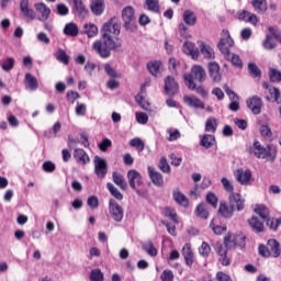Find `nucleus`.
Masks as SVG:
<instances>
[{
  "label": "nucleus",
  "mask_w": 281,
  "mask_h": 281,
  "mask_svg": "<svg viewBox=\"0 0 281 281\" xmlns=\"http://www.w3.org/2000/svg\"><path fill=\"white\" fill-rule=\"evenodd\" d=\"M122 44L112 38L102 37L101 40H97L92 44V49L99 54L101 58H109L111 56V52L115 49H120Z\"/></svg>",
  "instance_id": "1"
},
{
  "label": "nucleus",
  "mask_w": 281,
  "mask_h": 281,
  "mask_svg": "<svg viewBox=\"0 0 281 281\" xmlns=\"http://www.w3.org/2000/svg\"><path fill=\"white\" fill-rule=\"evenodd\" d=\"M252 155L257 157V159H265V161L273 162L276 161V157L278 151L273 145H267L263 147L260 145V142H255L251 148Z\"/></svg>",
  "instance_id": "2"
},
{
  "label": "nucleus",
  "mask_w": 281,
  "mask_h": 281,
  "mask_svg": "<svg viewBox=\"0 0 281 281\" xmlns=\"http://www.w3.org/2000/svg\"><path fill=\"white\" fill-rule=\"evenodd\" d=\"M123 27L131 34L137 32V16H135V9L132 5H127L121 13Z\"/></svg>",
  "instance_id": "3"
},
{
  "label": "nucleus",
  "mask_w": 281,
  "mask_h": 281,
  "mask_svg": "<svg viewBox=\"0 0 281 281\" xmlns=\"http://www.w3.org/2000/svg\"><path fill=\"white\" fill-rule=\"evenodd\" d=\"M206 78L207 72H205V68H203L201 65H194L191 68V72L184 75V80L188 82L189 89H196V83L194 80L198 82H205Z\"/></svg>",
  "instance_id": "4"
},
{
  "label": "nucleus",
  "mask_w": 281,
  "mask_h": 281,
  "mask_svg": "<svg viewBox=\"0 0 281 281\" xmlns=\"http://www.w3.org/2000/svg\"><path fill=\"white\" fill-rule=\"evenodd\" d=\"M120 23L117 22V18H112L108 22H105L101 29L102 38H111L115 41L117 36H120Z\"/></svg>",
  "instance_id": "5"
},
{
  "label": "nucleus",
  "mask_w": 281,
  "mask_h": 281,
  "mask_svg": "<svg viewBox=\"0 0 281 281\" xmlns=\"http://www.w3.org/2000/svg\"><path fill=\"white\" fill-rule=\"evenodd\" d=\"M109 213L113 221L122 223V220L124 218V209H122V206L113 199L109 202Z\"/></svg>",
  "instance_id": "6"
},
{
  "label": "nucleus",
  "mask_w": 281,
  "mask_h": 281,
  "mask_svg": "<svg viewBox=\"0 0 281 281\" xmlns=\"http://www.w3.org/2000/svg\"><path fill=\"white\" fill-rule=\"evenodd\" d=\"M234 45V40H232V36L229 35L228 31H223V37L221 38L217 47L222 54L227 55L229 54V47Z\"/></svg>",
  "instance_id": "7"
},
{
  "label": "nucleus",
  "mask_w": 281,
  "mask_h": 281,
  "mask_svg": "<svg viewBox=\"0 0 281 281\" xmlns=\"http://www.w3.org/2000/svg\"><path fill=\"white\" fill-rule=\"evenodd\" d=\"M94 172L101 177V179L106 177V172H109L106 159L100 158V156L94 157Z\"/></svg>",
  "instance_id": "8"
},
{
  "label": "nucleus",
  "mask_w": 281,
  "mask_h": 281,
  "mask_svg": "<svg viewBox=\"0 0 281 281\" xmlns=\"http://www.w3.org/2000/svg\"><path fill=\"white\" fill-rule=\"evenodd\" d=\"M246 104L248 109L252 111L254 115H260L263 104L261 98H259L258 95H254L247 100Z\"/></svg>",
  "instance_id": "9"
},
{
  "label": "nucleus",
  "mask_w": 281,
  "mask_h": 281,
  "mask_svg": "<svg viewBox=\"0 0 281 281\" xmlns=\"http://www.w3.org/2000/svg\"><path fill=\"white\" fill-rule=\"evenodd\" d=\"M229 207H232L234 212H236V210L237 212L245 210V200H243L239 193H232L229 195Z\"/></svg>",
  "instance_id": "10"
},
{
  "label": "nucleus",
  "mask_w": 281,
  "mask_h": 281,
  "mask_svg": "<svg viewBox=\"0 0 281 281\" xmlns=\"http://www.w3.org/2000/svg\"><path fill=\"white\" fill-rule=\"evenodd\" d=\"M235 179L240 186H249L251 183V171L243 168L237 169L235 172Z\"/></svg>",
  "instance_id": "11"
},
{
  "label": "nucleus",
  "mask_w": 281,
  "mask_h": 281,
  "mask_svg": "<svg viewBox=\"0 0 281 281\" xmlns=\"http://www.w3.org/2000/svg\"><path fill=\"white\" fill-rule=\"evenodd\" d=\"M127 179H128V183H130V187L133 189V190H136L137 187H142L144 186V181H142V175L139 172H137V170H130L127 172Z\"/></svg>",
  "instance_id": "12"
},
{
  "label": "nucleus",
  "mask_w": 281,
  "mask_h": 281,
  "mask_svg": "<svg viewBox=\"0 0 281 281\" xmlns=\"http://www.w3.org/2000/svg\"><path fill=\"white\" fill-rule=\"evenodd\" d=\"M224 245L225 247L223 246V244H216L215 249L218 256L227 254V249L234 247V235H227L226 237H224Z\"/></svg>",
  "instance_id": "13"
},
{
  "label": "nucleus",
  "mask_w": 281,
  "mask_h": 281,
  "mask_svg": "<svg viewBox=\"0 0 281 281\" xmlns=\"http://www.w3.org/2000/svg\"><path fill=\"white\" fill-rule=\"evenodd\" d=\"M165 91L168 95H177V91H179V83L175 81V78L168 76L165 79Z\"/></svg>",
  "instance_id": "14"
},
{
  "label": "nucleus",
  "mask_w": 281,
  "mask_h": 281,
  "mask_svg": "<svg viewBox=\"0 0 281 281\" xmlns=\"http://www.w3.org/2000/svg\"><path fill=\"white\" fill-rule=\"evenodd\" d=\"M209 74L213 82H221V79H222L221 66H218L216 61H211L209 64Z\"/></svg>",
  "instance_id": "15"
},
{
  "label": "nucleus",
  "mask_w": 281,
  "mask_h": 281,
  "mask_svg": "<svg viewBox=\"0 0 281 281\" xmlns=\"http://www.w3.org/2000/svg\"><path fill=\"white\" fill-rule=\"evenodd\" d=\"M182 256L188 267H192V265H194V252H192V246L190 244H186L183 246Z\"/></svg>",
  "instance_id": "16"
},
{
  "label": "nucleus",
  "mask_w": 281,
  "mask_h": 281,
  "mask_svg": "<svg viewBox=\"0 0 281 281\" xmlns=\"http://www.w3.org/2000/svg\"><path fill=\"white\" fill-rule=\"evenodd\" d=\"M267 251L272 258H279L281 254L280 243L276 239L268 240Z\"/></svg>",
  "instance_id": "17"
},
{
  "label": "nucleus",
  "mask_w": 281,
  "mask_h": 281,
  "mask_svg": "<svg viewBox=\"0 0 281 281\" xmlns=\"http://www.w3.org/2000/svg\"><path fill=\"white\" fill-rule=\"evenodd\" d=\"M182 52H184L188 56H191L193 60L199 58V48H196V45H194L192 42H186L182 46Z\"/></svg>",
  "instance_id": "18"
},
{
  "label": "nucleus",
  "mask_w": 281,
  "mask_h": 281,
  "mask_svg": "<svg viewBox=\"0 0 281 281\" xmlns=\"http://www.w3.org/2000/svg\"><path fill=\"white\" fill-rule=\"evenodd\" d=\"M29 5L30 0H22L20 3V10L26 19H31L32 21H34V19H36V13L34 12V10L30 9Z\"/></svg>",
  "instance_id": "19"
},
{
  "label": "nucleus",
  "mask_w": 281,
  "mask_h": 281,
  "mask_svg": "<svg viewBox=\"0 0 281 281\" xmlns=\"http://www.w3.org/2000/svg\"><path fill=\"white\" fill-rule=\"evenodd\" d=\"M248 225L251 227L255 234L265 232V223L261 222L257 216H252L250 220H248Z\"/></svg>",
  "instance_id": "20"
},
{
  "label": "nucleus",
  "mask_w": 281,
  "mask_h": 281,
  "mask_svg": "<svg viewBox=\"0 0 281 281\" xmlns=\"http://www.w3.org/2000/svg\"><path fill=\"white\" fill-rule=\"evenodd\" d=\"M35 9H36V12H38L42 16L40 21H47V19H49V15L52 14V10L45 3L43 2L35 3Z\"/></svg>",
  "instance_id": "21"
},
{
  "label": "nucleus",
  "mask_w": 281,
  "mask_h": 281,
  "mask_svg": "<svg viewBox=\"0 0 281 281\" xmlns=\"http://www.w3.org/2000/svg\"><path fill=\"white\" fill-rule=\"evenodd\" d=\"M200 54H202L203 58L206 60H212L215 57L214 48L203 42L200 44Z\"/></svg>",
  "instance_id": "22"
},
{
  "label": "nucleus",
  "mask_w": 281,
  "mask_h": 281,
  "mask_svg": "<svg viewBox=\"0 0 281 281\" xmlns=\"http://www.w3.org/2000/svg\"><path fill=\"white\" fill-rule=\"evenodd\" d=\"M74 157L77 161V164H81V166H86V164H89L90 159L85 149L77 148L74 151Z\"/></svg>",
  "instance_id": "23"
},
{
  "label": "nucleus",
  "mask_w": 281,
  "mask_h": 281,
  "mask_svg": "<svg viewBox=\"0 0 281 281\" xmlns=\"http://www.w3.org/2000/svg\"><path fill=\"white\" fill-rule=\"evenodd\" d=\"M183 101L186 102V104H188L189 106H192L193 109H205V103H203V101H201L196 97L186 95L183 98Z\"/></svg>",
  "instance_id": "24"
},
{
  "label": "nucleus",
  "mask_w": 281,
  "mask_h": 281,
  "mask_svg": "<svg viewBox=\"0 0 281 281\" xmlns=\"http://www.w3.org/2000/svg\"><path fill=\"white\" fill-rule=\"evenodd\" d=\"M218 215L223 216V218H232L234 216V209H232V206H227V203L221 202Z\"/></svg>",
  "instance_id": "25"
},
{
  "label": "nucleus",
  "mask_w": 281,
  "mask_h": 281,
  "mask_svg": "<svg viewBox=\"0 0 281 281\" xmlns=\"http://www.w3.org/2000/svg\"><path fill=\"white\" fill-rule=\"evenodd\" d=\"M148 172L154 186H164V176L160 172L155 171L150 167L148 168Z\"/></svg>",
  "instance_id": "26"
},
{
  "label": "nucleus",
  "mask_w": 281,
  "mask_h": 281,
  "mask_svg": "<svg viewBox=\"0 0 281 281\" xmlns=\"http://www.w3.org/2000/svg\"><path fill=\"white\" fill-rule=\"evenodd\" d=\"M173 199L178 205H182V207H188V198L186 194L181 193L179 189L173 190Z\"/></svg>",
  "instance_id": "27"
},
{
  "label": "nucleus",
  "mask_w": 281,
  "mask_h": 281,
  "mask_svg": "<svg viewBox=\"0 0 281 281\" xmlns=\"http://www.w3.org/2000/svg\"><path fill=\"white\" fill-rule=\"evenodd\" d=\"M74 5H75L76 12L82 19H85V16H87V14H89V10H87V7H85V3L82 2V0H74Z\"/></svg>",
  "instance_id": "28"
},
{
  "label": "nucleus",
  "mask_w": 281,
  "mask_h": 281,
  "mask_svg": "<svg viewBox=\"0 0 281 281\" xmlns=\"http://www.w3.org/2000/svg\"><path fill=\"white\" fill-rule=\"evenodd\" d=\"M112 179H113V182L119 186V188L121 190H126L127 188V183H126V180H124V176H122L121 173H119L117 171H114L113 175H112Z\"/></svg>",
  "instance_id": "29"
},
{
  "label": "nucleus",
  "mask_w": 281,
  "mask_h": 281,
  "mask_svg": "<svg viewBox=\"0 0 281 281\" xmlns=\"http://www.w3.org/2000/svg\"><path fill=\"white\" fill-rule=\"evenodd\" d=\"M82 34H87L88 38H93L98 36V26L93 23L85 24Z\"/></svg>",
  "instance_id": "30"
},
{
  "label": "nucleus",
  "mask_w": 281,
  "mask_h": 281,
  "mask_svg": "<svg viewBox=\"0 0 281 281\" xmlns=\"http://www.w3.org/2000/svg\"><path fill=\"white\" fill-rule=\"evenodd\" d=\"M91 11L97 16H100L104 12V0H95L91 3Z\"/></svg>",
  "instance_id": "31"
},
{
  "label": "nucleus",
  "mask_w": 281,
  "mask_h": 281,
  "mask_svg": "<svg viewBox=\"0 0 281 281\" xmlns=\"http://www.w3.org/2000/svg\"><path fill=\"white\" fill-rule=\"evenodd\" d=\"M182 19L187 25H196V15L191 10H186Z\"/></svg>",
  "instance_id": "32"
},
{
  "label": "nucleus",
  "mask_w": 281,
  "mask_h": 281,
  "mask_svg": "<svg viewBox=\"0 0 281 281\" xmlns=\"http://www.w3.org/2000/svg\"><path fill=\"white\" fill-rule=\"evenodd\" d=\"M25 80L31 91H36L38 89V80L32 74L27 72L25 75Z\"/></svg>",
  "instance_id": "33"
},
{
  "label": "nucleus",
  "mask_w": 281,
  "mask_h": 281,
  "mask_svg": "<svg viewBox=\"0 0 281 281\" xmlns=\"http://www.w3.org/2000/svg\"><path fill=\"white\" fill-rule=\"evenodd\" d=\"M263 89H269V93L270 95H272V98H274V102H277V104L281 103V99H280V89L278 88H269V83L267 81H265L262 83Z\"/></svg>",
  "instance_id": "34"
},
{
  "label": "nucleus",
  "mask_w": 281,
  "mask_h": 281,
  "mask_svg": "<svg viewBox=\"0 0 281 281\" xmlns=\"http://www.w3.org/2000/svg\"><path fill=\"white\" fill-rule=\"evenodd\" d=\"M225 57H226V60H229L232 63V65L241 69L243 60L240 59V56L234 53H228L225 55Z\"/></svg>",
  "instance_id": "35"
},
{
  "label": "nucleus",
  "mask_w": 281,
  "mask_h": 281,
  "mask_svg": "<svg viewBox=\"0 0 281 281\" xmlns=\"http://www.w3.org/2000/svg\"><path fill=\"white\" fill-rule=\"evenodd\" d=\"M147 69L151 76L161 74V61H150L147 64Z\"/></svg>",
  "instance_id": "36"
},
{
  "label": "nucleus",
  "mask_w": 281,
  "mask_h": 281,
  "mask_svg": "<svg viewBox=\"0 0 281 281\" xmlns=\"http://www.w3.org/2000/svg\"><path fill=\"white\" fill-rule=\"evenodd\" d=\"M55 57L56 60H58L59 63H63L64 65H69V55H67V52H65V49L59 48L55 53Z\"/></svg>",
  "instance_id": "37"
},
{
  "label": "nucleus",
  "mask_w": 281,
  "mask_h": 281,
  "mask_svg": "<svg viewBox=\"0 0 281 281\" xmlns=\"http://www.w3.org/2000/svg\"><path fill=\"white\" fill-rule=\"evenodd\" d=\"M252 7L256 12L265 13L267 12V0H252Z\"/></svg>",
  "instance_id": "38"
},
{
  "label": "nucleus",
  "mask_w": 281,
  "mask_h": 281,
  "mask_svg": "<svg viewBox=\"0 0 281 281\" xmlns=\"http://www.w3.org/2000/svg\"><path fill=\"white\" fill-rule=\"evenodd\" d=\"M195 214L200 218H207V216H210V212H207V206L205 203H201L196 206Z\"/></svg>",
  "instance_id": "39"
},
{
  "label": "nucleus",
  "mask_w": 281,
  "mask_h": 281,
  "mask_svg": "<svg viewBox=\"0 0 281 281\" xmlns=\"http://www.w3.org/2000/svg\"><path fill=\"white\" fill-rule=\"evenodd\" d=\"M254 212L258 214L260 218H262V221H267V218L269 217V209H267V206L265 205H257Z\"/></svg>",
  "instance_id": "40"
},
{
  "label": "nucleus",
  "mask_w": 281,
  "mask_h": 281,
  "mask_svg": "<svg viewBox=\"0 0 281 281\" xmlns=\"http://www.w3.org/2000/svg\"><path fill=\"white\" fill-rule=\"evenodd\" d=\"M135 101L138 106H140V109H143L144 111H148L150 109V103L146 101V98L144 95L137 94L135 97Z\"/></svg>",
  "instance_id": "41"
},
{
  "label": "nucleus",
  "mask_w": 281,
  "mask_h": 281,
  "mask_svg": "<svg viewBox=\"0 0 281 281\" xmlns=\"http://www.w3.org/2000/svg\"><path fill=\"white\" fill-rule=\"evenodd\" d=\"M64 34L67 36H78V25L69 23L64 29Z\"/></svg>",
  "instance_id": "42"
},
{
  "label": "nucleus",
  "mask_w": 281,
  "mask_h": 281,
  "mask_svg": "<svg viewBox=\"0 0 281 281\" xmlns=\"http://www.w3.org/2000/svg\"><path fill=\"white\" fill-rule=\"evenodd\" d=\"M248 71L252 78H260L262 76V71H260V68L255 63L248 64Z\"/></svg>",
  "instance_id": "43"
},
{
  "label": "nucleus",
  "mask_w": 281,
  "mask_h": 281,
  "mask_svg": "<svg viewBox=\"0 0 281 281\" xmlns=\"http://www.w3.org/2000/svg\"><path fill=\"white\" fill-rule=\"evenodd\" d=\"M201 146H203V148H212V146H214V135H204L201 139Z\"/></svg>",
  "instance_id": "44"
},
{
  "label": "nucleus",
  "mask_w": 281,
  "mask_h": 281,
  "mask_svg": "<svg viewBox=\"0 0 281 281\" xmlns=\"http://www.w3.org/2000/svg\"><path fill=\"white\" fill-rule=\"evenodd\" d=\"M143 249L148 254V256H157V248H155V245H153V241L150 240L143 244Z\"/></svg>",
  "instance_id": "45"
},
{
  "label": "nucleus",
  "mask_w": 281,
  "mask_h": 281,
  "mask_svg": "<svg viewBox=\"0 0 281 281\" xmlns=\"http://www.w3.org/2000/svg\"><path fill=\"white\" fill-rule=\"evenodd\" d=\"M145 5L149 12H159V0H145Z\"/></svg>",
  "instance_id": "46"
},
{
  "label": "nucleus",
  "mask_w": 281,
  "mask_h": 281,
  "mask_svg": "<svg viewBox=\"0 0 281 281\" xmlns=\"http://www.w3.org/2000/svg\"><path fill=\"white\" fill-rule=\"evenodd\" d=\"M108 190L111 192L114 199H117L119 201H122V199H124V195L122 194V192H120V190H117V188H115L113 183L111 182L108 183Z\"/></svg>",
  "instance_id": "47"
},
{
  "label": "nucleus",
  "mask_w": 281,
  "mask_h": 281,
  "mask_svg": "<svg viewBox=\"0 0 281 281\" xmlns=\"http://www.w3.org/2000/svg\"><path fill=\"white\" fill-rule=\"evenodd\" d=\"M91 281H104V273H102L101 269H94L90 273Z\"/></svg>",
  "instance_id": "48"
},
{
  "label": "nucleus",
  "mask_w": 281,
  "mask_h": 281,
  "mask_svg": "<svg viewBox=\"0 0 281 281\" xmlns=\"http://www.w3.org/2000/svg\"><path fill=\"white\" fill-rule=\"evenodd\" d=\"M265 49H276V38L271 35H267L266 40L262 43Z\"/></svg>",
  "instance_id": "49"
},
{
  "label": "nucleus",
  "mask_w": 281,
  "mask_h": 281,
  "mask_svg": "<svg viewBox=\"0 0 281 281\" xmlns=\"http://www.w3.org/2000/svg\"><path fill=\"white\" fill-rule=\"evenodd\" d=\"M130 146H132V148H136L139 153L145 148L144 140L140 138H133L130 142Z\"/></svg>",
  "instance_id": "50"
},
{
  "label": "nucleus",
  "mask_w": 281,
  "mask_h": 281,
  "mask_svg": "<svg viewBox=\"0 0 281 281\" xmlns=\"http://www.w3.org/2000/svg\"><path fill=\"white\" fill-rule=\"evenodd\" d=\"M165 216L171 218V221L176 224L179 223V216L177 215V211H175L173 209L167 207L165 210Z\"/></svg>",
  "instance_id": "51"
},
{
  "label": "nucleus",
  "mask_w": 281,
  "mask_h": 281,
  "mask_svg": "<svg viewBox=\"0 0 281 281\" xmlns=\"http://www.w3.org/2000/svg\"><path fill=\"white\" fill-rule=\"evenodd\" d=\"M221 183L226 192L234 194V184H232L229 179H227L226 177H223L221 180Z\"/></svg>",
  "instance_id": "52"
},
{
  "label": "nucleus",
  "mask_w": 281,
  "mask_h": 281,
  "mask_svg": "<svg viewBox=\"0 0 281 281\" xmlns=\"http://www.w3.org/2000/svg\"><path fill=\"white\" fill-rule=\"evenodd\" d=\"M2 69L3 71H12L14 69V58L8 57L3 63H2Z\"/></svg>",
  "instance_id": "53"
},
{
  "label": "nucleus",
  "mask_w": 281,
  "mask_h": 281,
  "mask_svg": "<svg viewBox=\"0 0 281 281\" xmlns=\"http://www.w3.org/2000/svg\"><path fill=\"white\" fill-rule=\"evenodd\" d=\"M270 82H281V72L278 69H270Z\"/></svg>",
  "instance_id": "54"
},
{
  "label": "nucleus",
  "mask_w": 281,
  "mask_h": 281,
  "mask_svg": "<svg viewBox=\"0 0 281 281\" xmlns=\"http://www.w3.org/2000/svg\"><path fill=\"white\" fill-rule=\"evenodd\" d=\"M205 131L216 133V119L211 117L206 120Z\"/></svg>",
  "instance_id": "55"
},
{
  "label": "nucleus",
  "mask_w": 281,
  "mask_h": 281,
  "mask_svg": "<svg viewBox=\"0 0 281 281\" xmlns=\"http://www.w3.org/2000/svg\"><path fill=\"white\" fill-rule=\"evenodd\" d=\"M158 167L161 170V172L170 173V165L168 164V160L165 157L160 159Z\"/></svg>",
  "instance_id": "56"
},
{
  "label": "nucleus",
  "mask_w": 281,
  "mask_h": 281,
  "mask_svg": "<svg viewBox=\"0 0 281 281\" xmlns=\"http://www.w3.org/2000/svg\"><path fill=\"white\" fill-rule=\"evenodd\" d=\"M160 280H162V281H173L175 280V273H172L171 270H165L160 274Z\"/></svg>",
  "instance_id": "57"
},
{
  "label": "nucleus",
  "mask_w": 281,
  "mask_h": 281,
  "mask_svg": "<svg viewBox=\"0 0 281 281\" xmlns=\"http://www.w3.org/2000/svg\"><path fill=\"white\" fill-rule=\"evenodd\" d=\"M104 71L108 74V76H110V78H120V75H117L115 69H113V67H111L109 64L104 65Z\"/></svg>",
  "instance_id": "58"
},
{
  "label": "nucleus",
  "mask_w": 281,
  "mask_h": 281,
  "mask_svg": "<svg viewBox=\"0 0 281 281\" xmlns=\"http://www.w3.org/2000/svg\"><path fill=\"white\" fill-rule=\"evenodd\" d=\"M87 203L89 207H91L92 210H95V207L100 205V201L98 200V196H94V195L89 196Z\"/></svg>",
  "instance_id": "59"
},
{
  "label": "nucleus",
  "mask_w": 281,
  "mask_h": 281,
  "mask_svg": "<svg viewBox=\"0 0 281 281\" xmlns=\"http://www.w3.org/2000/svg\"><path fill=\"white\" fill-rule=\"evenodd\" d=\"M206 202L213 205V207H216V205H218V198L214 193H209L206 195Z\"/></svg>",
  "instance_id": "60"
},
{
  "label": "nucleus",
  "mask_w": 281,
  "mask_h": 281,
  "mask_svg": "<svg viewBox=\"0 0 281 281\" xmlns=\"http://www.w3.org/2000/svg\"><path fill=\"white\" fill-rule=\"evenodd\" d=\"M112 143L111 139L109 138H104L101 144L99 145V148L102 153H106V150H109V148H111Z\"/></svg>",
  "instance_id": "61"
},
{
  "label": "nucleus",
  "mask_w": 281,
  "mask_h": 281,
  "mask_svg": "<svg viewBox=\"0 0 281 281\" xmlns=\"http://www.w3.org/2000/svg\"><path fill=\"white\" fill-rule=\"evenodd\" d=\"M136 120L138 124H148V114L144 112L136 113Z\"/></svg>",
  "instance_id": "62"
},
{
  "label": "nucleus",
  "mask_w": 281,
  "mask_h": 281,
  "mask_svg": "<svg viewBox=\"0 0 281 281\" xmlns=\"http://www.w3.org/2000/svg\"><path fill=\"white\" fill-rule=\"evenodd\" d=\"M210 251H212V249L210 248L209 244L203 241L199 249L200 255L201 256H210Z\"/></svg>",
  "instance_id": "63"
},
{
  "label": "nucleus",
  "mask_w": 281,
  "mask_h": 281,
  "mask_svg": "<svg viewBox=\"0 0 281 281\" xmlns=\"http://www.w3.org/2000/svg\"><path fill=\"white\" fill-rule=\"evenodd\" d=\"M216 280L217 281H233L232 277H229L228 274H226L225 272H217L216 273Z\"/></svg>",
  "instance_id": "64"
}]
</instances>
